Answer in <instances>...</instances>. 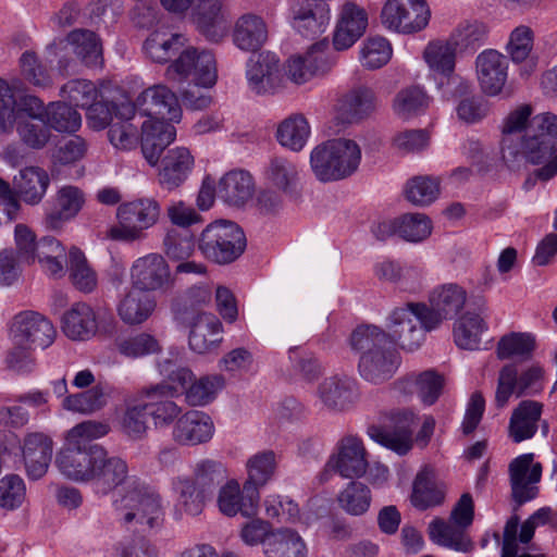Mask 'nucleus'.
I'll list each match as a JSON object with an SVG mask.
<instances>
[{
	"label": "nucleus",
	"instance_id": "cd10ccee",
	"mask_svg": "<svg viewBox=\"0 0 557 557\" xmlns=\"http://www.w3.org/2000/svg\"><path fill=\"white\" fill-rule=\"evenodd\" d=\"M214 434L212 419L205 412L189 410L182 414L172 429V440L182 446H196L209 442Z\"/></svg>",
	"mask_w": 557,
	"mask_h": 557
},
{
	"label": "nucleus",
	"instance_id": "7ed1b4c3",
	"mask_svg": "<svg viewBox=\"0 0 557 557\" xmlns=\"http://www.w3.org/2000/svg\"><path fill=\"white\" fill-rule=\"evenodd\" d=\"M361 149L348 138L329 139L310 153L311 170L320 182H335L351 176L359 168Z\"/></svg>",
	"mask_w": 557,
	"mask_h": 557
},
{
	"label": "nucleus",
	"instance_id": "412c9836",
	"mask_svg": "<svg viewBox=\"0 0 557 557\" xmlns=\"http://www.w3.org/2000/svg\"><path fill=\"white\" fill-rule=\"evenodd\" d=\"M260 493L250 483H244L240 487L236 480H230L221 486L216 505L220 512L226 517H253L258 512Z\"/></svg>",
	"mask_w": 557,
	"mask_h": 557
},
{
	"label": "nucleus",
	"instance_id": "39448f33",
	"mask_svg": "<svg viewBox=\"0 0 557 557\" xmlns=\"http://www.w3.org/2000/svg\"><path fill=\"white\" fill-rule=\"evenodd\" d=\"M247 245L244 231L236 223L218 220L201 232L198 249L208 260L218 264H228L237 260Z\"/></svg>",
	"mask_w": 557,
	"mask_h": 557
},
{
	"label": "nucleus",
	"instance_id": "f8f14e48",
	"mask_svg": "<svg viewBox=\"0 0 557 557\" xmlns=\"http://www.w3.org/2000/svg\"><path fill=\"white\" fill-rule=\"evenodd\" d=\"M246 78L249 89L260 96L274 95L286 87L280 59L271 51H263L247 61Z\"/></svg>",
	"mask_w": 557,
	"mask_h": 557
},
{
	"label": "nucleus",
	"instance_id": "37998d69",
	"mask_svg": "<svg viewBox=\"0 0 557 557\" xmlns=\"http://www.w3.org/2000/svg\"><path fill=\"white\" fill-rule=\"evenodd\" d=\"M50 184L46 170L39 166H26L13 177V190L28 205L41 201Z\"/></svg>",
	"mask_w": 557,
	"mask_h": 557
},
{
	"label": "nucleus",
	"instance_id": "4468645a",
	"mask_svg": "<svg viewBox=\"0 0 557 557\" xmlns=\"http://www.w3.org/2000/svg\"><path fill=\"white\" fill-rule=\"evenodd\" d=\"M194 0H161L170 12L186 11ZM224 0H198L195 9V22L199 32L211 41H220L226 30L227 20L222 9Z\"/></svg>",
	"mask_w": 557,
	"mask_h": 557
},
{
	"label": "nucleus",
	"instance_id": "774afa93",
	"mask_svg": "<svg viewBox=\"0 0 557 557\" xmlns=\"http://www.w3.org/2000/svg\"><path fill=\"white\" fill-rule=\"evenodd\" d=\"M534 347V337L530 334L511 333L499 339L496 354L500 360L510 358L528 359Z\"/></svg>",
	"mask_w": 557,
	"mask_h": 557
},
{
	"label": "nucleus",
	"instance_id": "6e6d98bb",
	"mask_svg": "<svg viewBox=\"0 0 557 557\" xmlns=\"http://www.w3.org/2000/svg\"><path fill=\"white\" fill-rule=\"evenodd\" d=\"M35 261H38L42 270L51 276H62L65 273V248L53 237H42L35 252Z\"/></svg>",
	"mask_w": 557,
	"mask_h": 557
},
{
	"label": "nucleus",
	"instance_id": "a878e982",
	"mask_svg": "<svg viewBox=\"0 0 557 557\" xmlns=\"http://www.w3.org/2000/svg\"><path fill=\"white\" fill-rule=\"evenodd\" d=\"M510 485L513 499L523 504L536 496L534 486L542 476V465L533 462V454L515 458L509 465Z\"/></svg>",
	"mask_w": 557,
	"mask_h": 557
},
{
	"label": "nucleus",
	"instance_id": "9b49d317",
	"mask_svg": "<svg viewBox=\"0 0 557 557\" xmlns=\"http://www.w3.org/2000/svg\"><path fill=\"white\" fill-rule=\"evenodd\" d=\"M466 301V289L456 283L442 284L433 288L429 296L430 306L421 302L419 307L425 314L426 330H435L443 321L456 317Z\"/></svg>",
	"mask_w": 557,
	"mask_h": 557
},
{
	"label": "nucleus",
	"instance_id": "c03bdc74",
	"mask_svg": "<svg viewBox=\"0 0 557 557\" xmlns=\"http://www.w3.org/2000/svg\"><path fill=\"white\" fill-rule=\"evenodd\" d=\"M255 183L252 176L244 170H234L224 174L218 186V195L230 206L242 207L252 198Z\"/></svg>",
	"mask_w": 557,
	"mask_h": 557
},
{
	"label": "nucleus",
	"instance_id": "4c0bfd02",
	"mask_svg": "<svg viewBox=\"0 0 557 557\" xmlns=\"http://www.w3.org/2000/svg\"><path fill=\"white\" fill-rule=\"evenodd\" d=\"M396 423L397 426L393 430L371 426L368 433L379 444L399 455H405L412 447L414 416L409 411L399 412L396 416Z\"/></svg>",
	"mask_w": 557,
	"mask_h": 557
},
{
	"label": "nucleus",
	"instance_id": "49530a36",
	"mask_svg": "<svg viewBox=\"0 0 557 557\" xmlns=\"http://www.w3.org/2000/svg\"><path fill=\"white\" fill-rule=\"evenodd\" d=\"M428 534L434 544L446 548L463 553L473 548V544L466 534V530L450 520L433 519L429 523Z\"/></svg>",
	"mask_w": 557,
	"mask_h": 557
},
{
	"label": "nucleus",
	"instance_id": "20e7f679",
	"mask_svg": "<svg viewBox=\"0 0 557 557\" xmlns=\"http://www.w3.org/2000/svg\"><path fill=\"white\" fill-rule=\"evenodd\" d=\"M122 491L123 494L114 499L113 505L124 523L135 521L149 528L160 524L164 510L162 498L156 490L138 479H131Z\"/></svg>",
	"mask_w": 557,
	"mask_h": 557
},
{
	"label": "nucleus",
	"instance_id": "e433bc0d",
	"mask_svg": "<svg viewBox=\"0 0 557 557\" xmlns=\"http://www.w3.org/2000/svg\"><path fill=\"white\" fill-rule=\"evenodd\" d=\"M52 440L39 432L29 433L23 441V459L26 472L32 480L42 478L52 458Z\"/></svg>",
	"mask_w": 557,
	"mask_h": 557
},
{
	"label": "nucleus",
	"instance_id": "a18cd8bd",
	"mask_svg": "<svg viewBox=\"0 0 557 557\" xmlns=\"http://www.w3.org/2000/svg\"><path fill=\"white\" fill-rule=\"evenodd\" d=\"M542 411L543 405L535 400H523L518 405L509 421V435L515 443L534 436Z\"/></svg>",
	"mask_w": 557,
	"mask_h": 557
},
{
	"label": "nucleus",
	"instance_id": "1a4fd4ad",
	"mask_svg": "<svg viewBox=\"0 0 557 557\" xmlns=\"http://www.w3.org/2000/svg\"><path fill=\"white\" fill-rule=\"evenodd\" d=\"M430 18L426 0H386L380 12V22L385 29L404 35L423 30Z\"/></svg>",
	"mask_w": 557,
	"mask_h": 557
},
{
	"label": "nucleus",
	"instance_id": "69168bd1",
	"mask_svg": "<svg viewBox=\"0 0 557 557\" xmlns=\"http://www.w3.org/2000/svg\"><path fill=\"white\" fill-rule=\"evenodd\" d=\"M69 272L73 285L81 292L90 293L96 288V272L78 248L73 247L69 252Z\"/></svg>",
	"mask_w": 557,
	"mask_h": 557
},
{
	"label": "nucleus",
	"instance_id": "13d9d810",
	"mask_svg": "<svg viewBox=\"0 0 557 557\" xmlns=\"http://www.w3.org/2000/svg\"><path fill=\"white\" fill-rule=\"evenodd\" d=\"M147 406L138 392L125 401V410L121 418L123 432L132 438H141L147 432Z\"/></svg>",
	"mask_w": 557,
	"mask_h": 557
},
{
	"label": "nucleus",
	"instance_id": "2f4dec72",
	"mask_svg": "<svg viewBox=\"0 0 557 557\" xmlns=\"http://www.w3.org/2000/svg\"><path fill=\"white\" fill-rule=\"evenodd\" d=\"M377 108V97L371 87L359 85L348 90L338 100L336 119L345 124L360 122Z\"/></svg>",
	"mask_w": 557,
	"mask_h": 557
},
{
	"label": "nucleus",
	"instance_id": "bb28decb",
	"mask_svg": "<svg viewBox=\"0 0 557 557\" xmlns=\"http://www.w3.org/2000/svg\"><path fill=\"white\" fill-rule=\"evenodd\" d=\"M139 144L149 165L156 166L161 153L175 139L176 129L168 120L147 119L140 122Z\"/></svg>",
	"mask_w": 557,
	"mask_h": 557
},
{
	"label": "nucleus",
	"instance_id": "ea45409f",
	"mask_svg": "<svg viewBox=\"0 0 557 557\" xmlns=\"http://www.w3.org/2000/svg\"><path fill=\"white\" fill-rule=\"evenodd\" d=\"M100 462L95 466V476L91 482L94 490L99 495H107L115 487L125 484L132 478H128V467L125 460L120 457L109 456L107 450L101 447Z\"/></svg>",
	"mask_w": 557,
	"mask_h": 557
},
{
	"label": "nucleus",
	"instance_id": "338daca9",
	"mask_svg": "<svg viewBox=\"0 0 557 557\" xmlns=\"http://www.w3.org/2000/svg\"><path fill=\"white\" fill-rule=\"evenodd\" d=\"M534 40V30L529 25L520 24L510 32L505 50L513 63H522L531 57Z\"/></svg>",
	"mask_w": 557,
	"mask_h": 557
},
{
	"label": "nucleus",
	"instance_id": "680f3d73",
	"mask_svg": "<svg viewBox=\"0 0 557 557\" xmlns=\"http://www.w3.org/2000/svg\"><path fill=\"white\" fill-rule=\"evenodd\" d=\"M44 124L60 133H74L82 124L81 114L63 102H51L46 107Z\"/></svg>",
	"mask_w": 557,
	"mask_h": 557
},
{
	"label": "nucleus",
	"instance_id": "4be33fe9",
	"mask_svg": "<svg viewBox=\"0 0 557 557\" xmlns=\"http://www.w3.org/2000/svg\"><path fill=\"white\" fill-rule=\"evenodd\" d=\"M132 286L146 292H156L173 285L170 268L159 253H149L136 259L131 268Z\"/></svg>",
	"mask_w": 557,
	"mask_h": 557
},
{
	"label": "nucleus",
	"instance_id": "6e6552de",
	"mask_svg": "<svg viewBox=\"0 0 557 557\" xmlns=\"http://www.w3.org/2000/svg\"><path fill=\"white\" fill-rule=\"evenodd\" d=\"M168 79L190 81L195 86L210 88L218 79L216 61L212 52L187 48L166 69Z\"/></svg>",
	"mask_w": 557,
	"mask_h": 557
},
{
	"label": "nucleus",
	"instance_id": "f257e3e1",
	"mask_svg": "<svg viewBox=\"0 0 557 557\" xmlns=\"http://www.w3.org/2000/svg\"><path fill=\"white\" fill-rule=\"evenodd\" d=\"M532 113L530 104L508 113L503 122L500 152L507 163L523 160L541 165L533 176L546 182L557 174V114Z\"/></svg>",
	"mask_w": 557,
	"mask_h": 557
},
{
	"label": "nucleus",
	"instance_id": "58836bf2",
	"mask_svg": "<svg viewBox=\"0 0 557 557\" xmlns=\"http://www.w3.org/2000/svg\"><path fill=\"white\" fill-rule=\"evenodd\" d=\"M171 491L175 497L174 513L181 519L183 516H199L209 496L197 486L190 476H175L171 480Z\"/></svg>",
	"mask_w": 557,
	"mask_h": 557
},
{
	"label": "nucleus",
	"instance_id": "a211bd4d",
	"mask_svg": "<svg viewBox=\"0 0 557 557\" xmlns=\"http://www.w3.org/2000/svg\"><path fill=\"white\" fill-rule=\"evenodd\" d=\"M315 394L321 405L333 412L347 411L359 399L356 379L346 374H333L325 377L318 385Z\"/></svg>",
	"mask_w": 557,
	"mask_h": 557
},
{
	"label": "nucleus",
	"instance_id": "473e14b6",
	"mask_svg": "<svg viewBox=\"0 0 557 557\" xmlns=\"http://www.w3.org/2000/svg\"><path fill=\"white\" fill-rule=\"evenodd\" d=\"M159 162V184L164 189L173 190L187 180L195 160L188 148L175 147L169 149Z\"/></svg>",
	"mask_w": 557,
	"mask_h": 557
},
{
	"label": "nucleus",
	"instance_id": "052dcab7",
	"mask_svg": "<svg viewBox=\"0 0 557 557\" xmlns=\"http://www.w3.org/2000/svg\"><path fill=\"white\" fill-rule=\"evenodd\" d=\"M370 488L359 482L351 481L337 495L339 507L351 516H361L368 511L371 505Z\"/></svg>",
	"mask_w": 557,
	"mask_h": 557
},
{
	"label": "nucleus",
	"instance_id": "f3484780",
	"mask_svg": "<svg viewBox=\"0 0 557 557\" xmlns=\"http://www.w3.org/2000/svg\"><path fill=\"white\" fill-rule=\"evenodd\" d=\"M101 446L66 444L58 458L59 470L69 479L87 482L95 476V466L100 462Z\"/></svg>",
	"mask_w": 557,
	"mask_h": 557
},
{
	"label": "nucleus",
	"instance_id": "9d476101",
	"mask_svg": "<svg viewBox=\"0 0 557 557\" xmlns=\"http://www.w3.org/2000/svg\"><path fill=\"white\" fill-rule=\"evenodd\" d=\"M543 369L533 364L518 374L513 364L504 366L498 374L495 403L498 408L507 405L512 395H536L543 389Z\"/></svg>",
	"mask_w": 557,
	"mask_h": 557
},
{
	"label": "nucleus",
	"instance_id": "a19ab883",
	"mask_svg": "<svg viewBox=\"0 0 557 557\" xmlns=\"http://www.w3.org/2000/svg\"><path fill=\"white\" fill-rule=\"evenodd\" d=\"M84 202V193L78 187H61L55 194L53 207L46 214V226L50 230H60L64 223L78 214Z\"/></svg>",
	"mask_w": 557,
	"mask_h": 557
},
{
	"label": "nucleus",
	"instance_id": "8fccbe9b",
	"mask_svg": "<svg viewBox=\"0 0 557 557\" xmlns=\"http://www.w3.org/2000/svg\"><path fill=\"white\" fill-rule=\"evenodd\" d=\"M311 128L301 114H293L284 119L276 129V139L281 146L295 152L301 151L310 137Z\"/></svg>",
	"mask_w": 557,
	"mask_h": 557
},
{
	"label": "nucleus",
	"instance_id": "c85d7f7f",
	"mask_svg": "<svg viewBox=\"0 0 557 557\" xmlns=\"http://www.w3.org/2000/svg\"><path fill=\"white\" fill-rule=\"evenodd\" d=\"M368 12L354 1H346L341 9L339 20L333 36L336 50L350 48L368 27Z\"/></svg>",
	"mask_w": 557,
	"mask_h": 557
},
{
	"label": "nucleus",
	"instance_id": "5701e85b",
	"mask_svg": "<svg viewBox=\"0 0 557 557\" xmlns=\"http://www.w3.org/2000/svg\"><path fill=\"white\" fill-rule=\"evenodd\" d=\"M136 106L140 115L148 119L178 122L182 116L177 97L164 85H154L145 89L138 96Z\"/></svg>",
	"mask_w": 557,
	"mask_h": 557
},
{
	"label": "nucleus",
	"instance_id": "423d86ee",
	"mask_svg": "<svg viewBox=\"0 0 557 557\" xmlns=\"http://www.w3.org/2000/svg\"><path fill=\"white\" fill-rule=\"evenodd\" d=\"M160 205L152 198H139L121 203L116 210L117 224L108 230V237L121 242H136L145 237L160 216Z\"/></svg>",
	"mask_w": 557,
	"mask_h": 557
},
{
	"label": "nucleus",
	"instance_id": "dca6fc26",
	"mask_svg": "<svg viewBox=\"0 0 557 557\" xmlns=\"http://www.w3.org/2000/svg\"><path fill=\"white\" fill-rule=\"evenodd\" d=\"M369 467L367 450L362 441L354 435L343 437L337 444V451L327 460L324 474L338 473L345 479H358L366 474Z\"/></svg>",
	"mask_w": 557,
	"mask_h": 557
},
{
	"label": "nucleus",
	"instance_id": "ddd939ff",
	"mask_svg": "<svg viewBox=\"0 0 557 557\" xmlns=\"http://www.w3.org/2000/svg\"><path fill=\"white\" fill-rule=\"evenodd\" d=\"M45 104L36 96L25 95L18 100L14 89L3 79H0V129L12 132L15 124L26 122L24 115L44 122Z\"/></svg>",
	"mask_w": 557,
	"mask_h": 557
},
{
	"label": "nucleus",
	"instance_id": "aec40b11",
	"mask_svg": "<svg viewBox=\"0 0 557 557\" xmlns=\"http://www.w3.org/2000/svg\"><path fill=\"white\" fill-rule=\"evenodd\" d=\"M292 27L301 36L315 38L330 24V7L322 0H295L290 8Z\"/></svg>",
	"mask_w": 557,
	"mask_h": 557
},
{
	"label": "nucleus",
	"instance_id": "864d4df0",
	"mask_svg": "<svg viewBox=\"0 0 557 557\" xmlns=\"http://www.w3.org/2000/svg\"><path fill=\"white\" fill-rule=\"evenodd\" d=\"M456 49L450 45L447 38L430 41L423 51V59L430 70L450 76L456 65Z\"/></svg>",
	"mask_w": 557,
	"mask_h": 557
},
{
	"label": "nucleus",
	"instance_id": "bf43d9fd",
	"mask_svg": "<svg viewBox=\"0 0 557 557\" xmlns=\"http://www.w3.org/2000/svg\"><path fill=\"white\" fill-rule=\"evenodd\" d=\"M108 397L109 388L102 384H97L88 391L65 396L62 407L73 412L92 413L107 405Z\"/></svg>",
	"mask_w": 557,
	"mask_h": 557
},
{
	"label": "nucleus",
	"instance_id": "6ab92c4d",
	"mask_svg": "<svg viewBox=\"0 0 557 557\" xmlns=\"http://www.w3.org/2000/svg\"><path fill=\"white\" fill-rule=\"evenodd\" d=\"M175 395L176 387L166 383L151 385L140 391L148 414L157 429L168 428L182 417L183 408L171 399Z\"/></svg>",
	"mask_w": 557,
	"mask_h": 557
},
{
	"label": "nucleus",
	"instance_id": "2eb2a0df",
	"mask_svg": "<svg viewBox=\"0 0 557 557\" xmlns=\"http://www.w3.org/2000/svg\"><path fill=\"white\" fill-rule=\"evenodd\" d=\"M53 324L44 314L25 310L16 313L10 324V336L14 345H29L45 349L55 338Z\"/></svg>",
	"mask_w": 557,
	"mask_h": 557
},
{
	"label": "nucleus",
	"instance_id": "3c124183",
	"mask_svg": "<svg viewBox=\"0 0 557 557\" xmlns=\"http://www.w3.org/2000/svg\"><path fill=\"white\" fill-rule=\"evenodd\" d=\"M430 106V97L419 86L400 89L393 99V112L397 117L408 121L425 112Z\"/></svg>",
	"mask_w": 557,
	"mask_h": 557
},
{
	"label": "nucleus",
	"instance_id": "7c9ffc66",
	"mask_svg": "<svg viewBox=\"0 0 557 557\" xmlns=\"http://www.w3.org/2000/svg\"><path fill=\"white\" fill-rule=\"evenodd\" d=\"M269 40V26L265 20L256 13H245L237 17L232 29L233 45L243 52L255 53Z\"/></svg>",
	"mask_w": 557,
	"mask_h": 557
},
{
	"label": "nucleus",
	"instance_id": "f03ea898",
	"mask_svg": "<svg viewBox=\"0 0 557 557\" xmlns=\"http://www.w3.org/2000/svg\"><path fill=\"white\" fill-rule=\"evenodd\" d=\"M348 344L358 355L359 375L372 384H381L394 376L400 356L394 346L386 342L384 330L376 325H360L348 338Z\"/></svg>",
	"mask_w": 557,
	"mask_h": 557
},
{
	"label": "nucleus",
	"instance_id": "603ef678",
	"mask_svg": "<svg viewBox=\"0 0 557 557\" xmlns=\"http://www.w3.org/2000/svg\"><path fill=\"white\" fill-rule=\"evenodd\" d=\"M182 36L166 29L152 32L144 44L146 54L157 63L168 62L182 47Z\"/></svg>",
	"mask_w": 557,
	"mask_h": 557
},
{
	"label": "nucleus",
	"instance_id": "c756f323",
	"mask_svg": "<svg viewBox=\"0 0 557 557\" xmlns=\"http://www.w3.org/2000/svg\"><path fill=\"white\" fill-rule=\"evenodd\" d=\"M71 46L73 52L87 66H98L102 64V47L98 36L87 29H74L65 39L53 41L48 46L49 53L59 55Z\"/></svg>",
	"mask_w": 557,
	"mask_h": 557
},
{
	"label": "nucleus",
	"instance_id": "b1692460",
	"mask_svg": "<svg viewBox=\"0 0 557 557\" xmlns=\"http://www.w3.org/2000/svg\"><path fill=\"white\" fill-rule=\"evenodd\" d=\"M325 48L326 44L319 42L312 45L304 54L292 55L282 66L286 82L301 85L314 75L326 73L332 64L325 55Z\"/></svg>",
	"mask_w": 557,
	"mask_h": 557
},
{
	"label": "nucleus",
	"instance_id": "09e8293b",
	"mask_svg": "<svg viewBox=\"0 0 557 557\" xmlns=\"http://www.w3.org/2000/svg\"><path fill=\"white\" fill-rule=\"evenodd\" d=\"M487 330V323L480 313L466 311L454 324V341L462 349L480 348L481 335Z\"/></svg>",
	"mask_w": 557,
	"mask_h": 557
},
{
	"label": "nucleus",
	"instance_id": "4d7b16f0",
	"mask_svg": "<svg viewBox=\"0 0 557 557\" xmlns=\"http://www.w3.org/2000/svg\"><path fill=\"white\" fill-rule=\"evenodd\" d=\"M404 383L407 392L417 394L423 404L433 405L442 393L444 377L429 370L408 375Z\"/></svg>",
	"mask_w": 557,
	"mask_h": 557
},
{
	"label": "nucleus",
	"instance_id": "0eeeda50",
	"mask_svg": "<svg viewBox=\"0 0 557 557\" xmlns=\"http://www.w3.org/2000/svg\"><path fill=\"white\" fill-rule=\"evenodd\" d=\"M421 302H408L394 308L386 318V342L406 350L418 349L424 341L426 323Z\"/></svg>",
	"mask_w": 557,
	"mask_h": 557
},
{
	"label": "nucleus",
	"instance_id": "0e129e2a",
	"mask_svg": "<svg viewBox=\"0 0 557 557\" xmlns=\"http://www.w3.org/2000/svg\"><path fill=\"white\" fill-rule=\"evenodd\" d=\"M225 386L222 374L201 376L194 381L186 389V400L191 406H205L211 403Z\"/></svg>",
	"mask_w": 557,
	"mask_h": 557
},
{
	"label": "nucleus",
	"instance_id": "e2e57ef3",
	"mask_svg": "<svg viewBox=\"0 0 557 557\" xmlns=\"http://www.w3.org/2000/svg\"><path fill=\"white\" fill-rule=\"evenodd\" d=\"M276 455L273 450H263L251 456L246 463L248 478L245 483L259 491L274 475L276 469Z\"/></svg>",
	"mask_w": 557,
	"mask_h": 557
},
{
	"label": "nucleus",
	"instance_id": "393cba45",
	"mask_svg": "<svg viewBox=\"0 0 557 557\" xmlns=\"http://www.w3.org/2000/svg\"><path fill=\"white\" fill-rule=\"evenodd\" d=\"M475 74L482 92L487 96H497L507 82L506 57L494 49L482 51L475 59Z\"/></svg>",
	"mask_w": 557,
	"mask_h": 557
},
{
	"label": "nucleus",
	"instance_id": "c9c22d12",
	"mask_svg": "<svg viewBox=\"0 0 557 557\" xmlns=\"http://www.w3.org/2000/svg\"><path fill=\"white\" fill-rule=\"evenodd\" d=\"M61 327L72 341H88L98 332L97 313L89 304L75 302L63 313Z\"/></svg>",
	"mask_w": 557,
	"mask_h": 557
},
{
	"label": "nucleus",
	"instance_id": "de8ad7c7",
	"mask_svg": "<svg viewBox=\"0 0 557 557\" xmlns=\"http://www.w3.org/2000/svg\"><path fill=\"white\" fill-rule=\"evenodd\" d=\"M265 557H306L307 546L299 533L289 528L274 529L265 543Z\"/></svg>",
	"mask_w": 557,
	"mask_h": 557
},
{
	"label": "nucleus",
	"instance_id": "f704fd0d",
	"mask_svg": "<svg viewBox=\"0 0 557 557\" xmlns=\"http://www.w3.org/2000/svg\"><path fill=\"white\" fill-rule=\"evenodd\" d=\"M189 347L197 354H207L216 349L222 342V324L208 312L194 313L189 319Z\"/></svg>",
	"mask_w": 557,
	"mask_h": 557
},
{
	"label": "nucleus",
	"instance_id": "5fc2aeb1",
	"mask_svg": "<svg viewBox=\"0 0 557 557\" xmlns=\"http://www.w3.org/2000/svg\"><path fill=\"white\" fill-rule=\"evenodd\" d=\"M445 497V491L434 480V473L431 469L421 470L413 482L412 504L425 509L442 504Z\"/></svg>",
	"mask_w": 557,
	"mask_h": 557
},
{
	"label": "nucleus",
	"instance_id": "79ce46f5",
	"mask_svg": "<svg viewBox=\"0 0 557 557\" xmlns=\"http://www.w3.org/2000/svg\"><path fill=\"white\" fill-rule=\"evenodd\" d=\"M117 122L110 125L108 137L114 148L129 151L139 144L136 107L131 103H121L116 110Z\"/></svg>",
	"mask_w": 557,
	"mask_h": 557
},
{
	"label": "nucleus",
	"instance_id": "72a5a7b5",
	"mask_svg": "<svg viewBox=\"0 0 557 557\" xmlns=\"http://www.w3.org/2000/svg\"><path fill=\"white\" fill-rule=\"evenodd\" d=\"M156 308V297L135 286L126 289L116 304L117 315L127 325L143 324L153 314Z\"/></svg>",
	"mask_w": 557,
	"mask_h": 557
}]
</instances>
